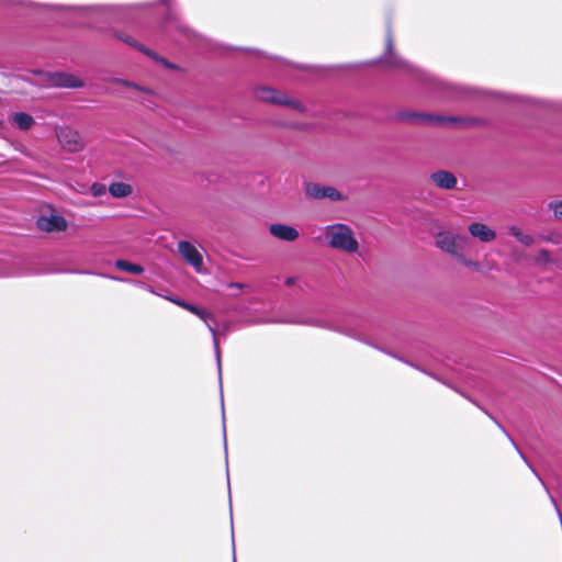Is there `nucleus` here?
Segmentation results:
<instances>
[{
    "mask_svg": "<svg viewBox=\"0 0 562 562\" xmlns=\"http://www.w3.org/2000/svg\"><path fill=\"white\" fill-rule=\"evenodd\" d=\"M11 122L20 130L27 131L34 125V119L25 112H15L10 116Z\"/></svg>",
    "mask_w": 562,
    "mask_h": 562,
    "instance_id": "13",
    "label": "nucleus"
},
{
    "mask_svg": "<svg viewBox=\"0 0 562 562\" xmlns=\"http://www.w3.org/2000/svg\"><path fill=\"white\" fill-rule=\"evenodd\" d=\"M32 74L40 78V83L47 87L81 88L85 85L80 78L69 72L33 70Z\"/></svg>",
    "mask_w": 562,
    "mask_h": 562,
    "instance_id": "5",
    "label": "nucleus"
},
{
    "mask_svg": "<svg viewBox=\"0 0 562 562\" xmlns=\"http://www.w3.org/2000/svg\"><path fill=\"white\" fill-rule=\"evenodd\" d=\"M186 310L195 314L196 316H199L202 321L205 322L209 330L212 333V335L214 336V348H215V356H216V361H217V370H218V375H220V379L222 378V363H221V353H220V348H218V342L215 338V329L213 328V326L209 323V318H211V314L207 313L205 310H201L199 307H196L195 305H192V304H189L188 306H186Z\"/></svg>",
    "mask_w": 562,
    "mask_h": 562,
    "instance_id": "10",
    "label": "nucleus"
},
{
    "mask_svg": "<svg viewBox=\"0 0 562 562\" xmlns=\"http://www.w3.org/2000/svg\"><path fill=\"white\" fill-rule=\"evenodd\" d=\"M325 238L329 247L348 254L357 252L359 243L355 237L352 229L341 223L328 225L324 229Z\"/></svg>",
    "mask_w": 562,
    "mask_h": 562,
    "instance_id": "2",
    "label": "nucleus"
},
{
    "mask_svg": "<svg viewBox=\"0 0 562 562\" xmlns=\"http://www.w3.org/2000/svg\"><path fill=\"white\" fill-rule=\"evenodd\" d=\"M535 261L538 265L549 263L551 261L550 252L546 249L539 250L537 256L535 257Z\"/></svg>",
    "mask_w": 562,
    "mask_h": 562,
    "instance_id": "19",
    "label": "nucleus"
},
{
    "mask_svg": "<svg viewBox=\"0 0 562 562\" xmlns=\"http://www.w3.org/2000/svg\"><path fill=\"white\" fill-rule=\"evenodd\" d=\"M229 288H233V289H238V290H241L244 289L246 285L243 284V283H238V282H232L228 284Z\"/></svg>",
    "mask_w": 562,
    "mask_h": 562,
    "instance_id": "25",
    "label": "nucleus"
},
{
    "mask_svg": "<svg viewBox=\"0 0 562 562\" xmlns=\"http://www.w3.org/2000/svg\"><path fill=\"white\" fill-rule=\"evenodd\" d=\"M112 82L117 83V85H122V86H125V87H128V88H133V89H136L138 91L150 93V90L145 89V88H143V87H140V86H138V85H136V83H134L132 81L125 80V79L114 78L112 80Z\"/></svg>",
    "mask_w": 562,
    "mask_h": 562,
    "instance_id": "18",
    "label": "nucleus"
},
{
    "mask_svg": "<svg viewBox=\"0 0 562 562\" xmlns=\"http://www.w3.org/2000/svg\"><path fill=\"white\" fill-rule=\"evenodd\" d=\"M507 231L513 237L516 238L517 241L525 246H531L535 244V238L516 225L508 226Z\"/></svg>",
    "mask_w": 562,
    "mask_h": 562,
    "instance_id": "15",
    "label": "nucleus"
},
{
    "mask_svg": "<svg viewBox=\"0 0 562 562\" xmlns=\"http://www.w3.org/2000/svg\"><path fill=\"white\" fill-rule=\"evenodd\" d=\"M546 240H547V241H551V243H555V244H557V243H559V236H558V235H555V234H551V235H549L548 237H546Z\"/></svg>",
    "mask_w": 562,
    "mask_h": 562,
    "instance_id": "24",
    "label": "nucleus"
},
{
    "mask_svg": "<svg viewBox=\"0 0 562 562\" xmlns=\"http://www.w3.org/2000/svg\"><path fill=\"white\" fill-rule=\"evenodd\" d=\"M387 49L390 50L391 49V37L387 36Z\"/></svg>",
    "mask_w": 562,
    "mask_h": 562,
    "instance_id": "26",
    "label": "nucleus"
},
{
    "mask_svg": "<svg viewBox=\"0 0 562 562\" xmlns=\"http://www.w3.org/2000/svg\"><path fill=\"white\" fill-rule=\"evenodd\" d=\"M79 10H85V11H91V12H95V13H101L103 11V8L101 7H89V8H79Z\"/></svg>",
    "mask_w": 562,
    "mask_h": 562,
    "instance_id": "22",
    "label": "nucleus"
},
{
    "mask_svg": "<svg viewBox=\"0 0 562 562\" xmlns=\"http://www.w3.org/2000/svg\"><path fill=\"white\" fill-rule=\"evenodd\" d=\"M36 226L45 233H59L67 229L68 223L56 209L49 204H44L40 209Z\"/></svg>",
    "mask_w": 562,
    "mask_h": 562,
    "instance_id": "4",
    "label": "nucleus"
},
{
    "mask_svg": "<svg viewBox=\"0 0 562 562\" xmlns=\"http://www.w3.org/2000/svg\"><path fill=\"white\" fill-rule=\"evenodd\" d=\"M254 98L263 103H270L273 105L288 106L300 113L306 111V106L302 101L295 99L284 91L278 90L270 86L259 85L252 89Z\"/></svg>",
    "mask_w": 562,
    "mask_h": 562,
    "instance_id": "3",
    "label": "nucleus"
},
{
    "mask_svg": "<svg viewBox=\"0 0 562 562\" xmlns=\"http://www.w3.org/2000/svg\"><path fill=\"white\" fill-rule=\"evenodd\" d=\"M56 137L59 145L70 153L80 151L85 146L80 133L69 126H58Z\"/></svg>",
    "mask_w": 562,
    "mask_h": 562,
    "instance_id": "8",
    "label": "nucleus"
},
{
    "mask_svg": "<svg viewBox=\"0 0 562 562\" xmlns=\"http://www.w3.org/2000/svg\"><path fill=\"white\" fill-rule=\"evenodd\" d=\"M90 192L93 196H102L106 192V187L102 183L94 182L90 187Z\"/></svg>",
    "mask_w": 562,
    "mask_h": 562,
    "instance_id": "21",
    "label": "nucleus"
},
{
    "mask_svg": "<svg viewBox=\"0 0 562 562\" xmlns=\"http://www.w3.org/2000/svg\"><path fill=\"white\" fill-rule=\"evenodd\" d=\"M169 301L173 302L175 304L186 308V306L189 305V303L184 302V301H181V300H176V299H170V297H167Z\"/></svg>",
    "mask_w": 562,
    "mask_h": 562,
    "instance_id": "23",
    "label": "nucleus"
},
{
    "mask_svg": "<svg viewBox=\"0 0 562 562\" xmlns=\"http://www.w3.org/2000/svg\"><path fill=\"white\" fill-rule=\"evenodd\" d=\"M305 195L313 200H329L330 202H345L348 195L331 186H323L316 182H307L304 186Z\"/></svg>",
    "mask_w": 562,
    "mask_h": 562,
    "instance_id": "6",
    "label": "nucleus"
},
{
    "mask_svg": "<svg viewBox=\"0 0 562 562\" xmlns=\"http://www.w3.org/2000/svg\"><path fill=\"white\" fill-rule=\"evenodd\" d=\"M269 233L274 238L283 241H294L300 237V233L295 227L281 223L271 224Z\"/></svg>",
    "mask_w": 562,
    "mask_h": 562,
    "instance_id": "11",
    "label": "nucleus"
},
{
    "mask_svg": "<svg viewBox=\"0 0 562 562\" xmlns=\"http://www.w3.org/2000/svg\"><path fill=\"white\" fill-rule=\"evenodd\" d=\"M468 243V236L456 234L452 232H440L436 235L435 238V245L439 249L452 256L458 262H460L464 267L479 272L481 271V263L467 258L463 254V247Z\"/></svg>",
    "mask_w": 562,
    "mask_h": 562,
    "instance_id": "1",
    "label": "nucleus"
},
{
    "mask_svg": "<svg viewBox=\"0 0 562 562\" xmlns=\"http://www.w3.org/2000/svg\"><path fill=\"white\" fill-rule=\"evenodd\" d=\"M116 37L120 41H122V42H124V43H126V44H128V45H131L133 47H136L137 49H139L143 53H145L146 55H148V56H150L153 58H156L155 54L151 50H149V49L145 48L143 45L138 44L131 36L124 35V34H116Z\"/></svg>",
    "mask_w": 562,
    "mask_h": 562,
    "instance_id": "17",
    "label": "nucleus"
},
{
    "mask_svg": "<svg viewBox=\"0 0 562 562\" xmlns=\"http://www.w3.org/2000/svg\"><path fill=\"white\" fill-rule=\"evenodd\" d=\"M549 209L553 211L555 218L562 220V200H554L550 202Z\"/></svg>",
    "mask_w": 562,
    "mask_h": 562,
    "instance_id": "20",
    "label": "nucleus"
},
{
    "mask_svg": "<svg viewBox=\"0 0 562 562\" xmlns=\"http://www.w3.org/2000/svg\"><path fill=\"white\" fill-rule=\"evenodd\" d=\"M387 63H389L390 65H392V66H396V65H397V64H396L394 60H392V59L387 60Z\"/></svg>",
    "mask_w": 562,
    "mask_h": 562,
    "instance_id": "27",
    "label": "nucleus"
},
{
    "mask_svg": "<svg viewBox=\"0 0 562 562\" xmlns=\"http://www.w3.org/2000/svg\"><path fill=\"white\" fill-rule=\"evenodd\" d=\"M469 234L482 241V243H492L496 239V232L482 222H472L468 226Z\"/></svg>",
    "mask_w": 562,
    "mask_h": 562,
    "instance_id": "9",
    "label": "nucleus"
},
{
    "mask_svg": "<svg viewBox=\"0 0 562 562\" xmlns=\"http://www.w3.org/2000/svg\"><path fill=\"white\" fill-rule=\"evenodd\" d=\"M430 180L436 187L445 190H452L458 183L456 176L447 170H438L432 172L430 175Z\"/></svg>",
    "mask_w": 562,
    "mask_h": 562,
    "instance_id": "12",
    "label": "nucleus"
},
{
    "mask_svg": "<svg viewBox=\"0 0 562 562\" xmlns=\"http://www.w3.org/2000/svg\"><path fill=\"white\" fill-rule=\"evenodd\" d=\"M177 251L179 256L193 268L196 273L204 272L203 255L198 247L188 240H179L177 243Z\"/></svg>",
    "mask_w": 562,
    "mask_h": 562,
    "instance_id": "7",
    "label": "nucleus"
},
{
    "mask_svg": "<svg viewBox=\"0 0 562 562\" xmlns=\"http://www.w3.org/2000/svg\"><path fill=\"white\" fill-rule=\"evenodd\" d=\"M109 193L115 199H124L133 193V188L126 182H112L109 186Z\"/></svg>",
    "mask_w": 562,
    "mask_h": 562,
    "instance_id": "14",
    "label": "nucleus"
},
{
    "mask_svg": "<svg viewBox=\"0 0 562 562\" xmlns=\"http://www.w3.org/2000/svg\"><path fill=\"white\" fill-rule=\"evenodd\" d=\"M115 267L132 274H140L144 271V268L140 265L132 263L126 260H117L115 262Z\"/></svg>",
    "mask_w": 562,
    "mask_h": 562,
    "instance_id": "16",
    "label": "nucleus"
}]
</instances>
